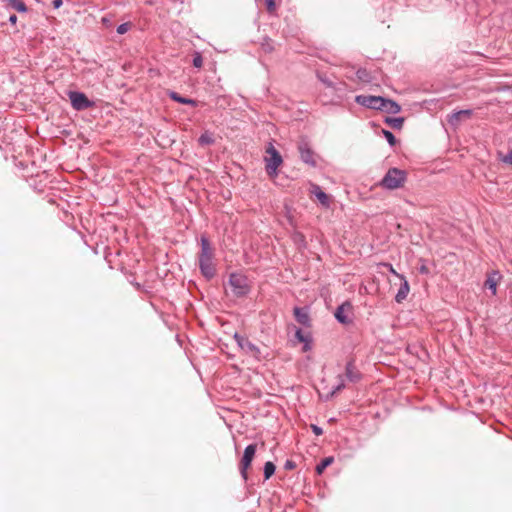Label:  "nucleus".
Listing matches in <instances>:
<instances>
[{"label": "nucleus", "instance_id": "36", "mask_svg": "<svg viewBox=\"0 0 512 512\" xmlns=\"http://www.w3.org/2000/svg\"><path fill=\"white\" fill-rule=\"evenodd\" d=\"M17 16L15 14L10 15L8 21L10 24L15 25L17 23Z\"/></svg>", "mask_w": 512, "mask_h": 512}, {"label": "nucleus", "instance_id": "32", "mask_svg": "<svg viewBox=\"0 0 512 512\" xmlns=\"http://www.w3.org/2000/svg\"><path fill=\"white\" fill-rule=\"evenodd\" d=\"M369 125L375 130V134L384 135V128H380V126L373 121L369 122Z\"/></svg>", "mask_w": 512, "mask_h": 512}, {"label": "nucleus", "instance_id": "3", "mask_svg": "<svg viewBox=\"0 0 512 512\" xmlns=\"http://www.w3.org/2000/svg\"><path fill=\"white\" fill-rule=\"evenodd\" d=\"M229 284L232 292L237 297L246 296L250 292L248 279L245 275L240 273H231L229 276Z\"/></svg>", "mask_w": 512, "mask_h": 512}, {"label": "nucleus", "instance_id": "24", "mask_svg": "<svg viewBox=\"0 0 512 512\" xmlns=\"http://www.w3.org/2000/svg\"><path fill=\"white\" fill-rule=\"evenodd\" d=\"M485 287H487L493 295L497 292V283L493 276H489L485 281Z\"/></svg>", "mask_w": 512, "mask_h": 512}, {"label": "nucleus", "instance_id": "34", "mask_svg": "<svg viewBox=\"0 0 512 512\" xmlns=\"http://www.w3.org/2000/svg\"><path fill=\"white\" fill-rule=\"evenodd\" d=\"M296 467V464L295 462H293L292 460H286L285 464H284V468L286 470H292Z\"/></svg>", "mask_w": 512, "mask_h": 512}, {"label": "nucleus", "instance_id": "25", "mask_svg": "<svg viewBox=\"0 0 512 512\" xmlns=\"http://www.w3.org/2000/svg\"><path fill=\"white\" fill-rule=\"evenodd\" d=\"M193 66L195 68H201L203 65V57L200 52H195L193 54V60H192Z\"/></svg>", "mask_w": 512, "mask_h": 512}, {"label": "nucleus", "instance_id": "1", "mask_svg": "<svg viewBox=\"0 0 512 512\" xmlns=\"http://www.w3.org/2000/svg\"><path fill=\"white\" fill-rule=\"evenodd\" d=\"M200 245L201 249L198 254L199 270L206 280H211L216 275V267L213 262L214 248L206 235H201Z\"/></svg>", "mask_w": 512, "mask_h": 512}, {"label": "nucleus", "instance_id": "35", "mask_svg": "<svg viewBox=\"0 0 512 512\" xmlns=\"http://www.w3.org/2000/svg\"><path fill=\"white\" fill-rule=\"evenodd\" d=\"M319 79H320V81H321V82H323L326 86H328V87L333 86V83H332L330 80H328V79H326V78H323V77H321V76H319Z\"/></svg>", "mask_w": 512, "mask_h": 512}, {"label": "nucleus", "instance_id": "37", "mask_svg": "<svg viewBox=\"0 0 512 512\" xmlns=\"http://www.w3.org/2000/svg\"><path fill=\"white\" fill-rule=\"evenodd\" d=\"M62 3H63V1H62V0H54V1L52 2L53 8H55V9L60 8V7H61V5H62Z\"/></svg>", "mask_w": 512, "mask_h": 512}, {"label": "nucleus", "instance_id": "16", "mask_svg": "<svg viewBox=\"0 0 512 512\" xmlns=\"http://www.w3.org/2000/svg\"><path fill=\"white\" fill-rule=\"evenodd\" d=\"M169 97L177 102V103H180V104H185V105H191L193 107H196L197 106V101L192 99V98H186V97H183L181 96L180 94H178L177 92L175 91H171L169 93Z\"/></svg>", "mask_w": 512, "mask_h": 512}, {"label": "nucleus", "instance_id": "10", "mask_svg": "<svg viewBox=\"0 0 512 512\" xmlns=\"http://www.w3.org/2000/svg\"><path fill=\"white\" fill-rule=\"evenodd\" d=\"M300 159L311 167L316 166L315 153L307 141H301L298 145Z\"/></svg>", "mask_w": 512, "mask_h": 512}, {"label": "nucleus", "instance_id": "4", "mask_svg": "<svg viewBox=\"0 0 512 512\" xmlns=\"http://www.w3.org/2000/svg\"><path fill=\"white\" fill-rule=\"evenodd\" d=\"M407 180V172L398 168H389L386 171V189H398L404 185Z\"/></svg>", "mask_w": 512, "mask_h": 512}, {"label": "nucleus", "instance_id": "19", "mask_svg": "<svg viewBox=\"0 0 512 512\" xmlns=\"http://www.w3.org/2000/svg\"><path fill=\"white\" fill-rule=\"evenodd\" d=\"M334 461L332 456L323 458L315 467V471L318 475H321L327 467H329Z\"/></svg>", "mask_w": 512, "mask_h": 512}, {"label": "nucleus", "instance_id": "20", "mask_svg": "<svg viewBox=\"0 0 512 512\" xmlns=\"http://www.w3.org/2000/svg\"><path fill=\"white\" fill-rule=\"evenodd\" d=\"M312 192L314 193L315 197L320 201L321 204H323V205L329 204L327 194L318 185H313Z\"/></svg>", "mask_w": 512, "mask_h": 512}, {"label": "nucleus", "instance_id": "14", "mask_svg": "<svg viewBox=\"0 0 512 512\" xmlns=\"http://www.w3.org/2000/svg\"><path fill=\"white\" fill-rule=\"evenodd\" d=\"M295 337L299 342L303 343L304 352L310 351L312 349V338L309 333L304 334L300 328H297L295 331Z\"/></svg>", "mask_w": 512, "mask_h": 512}, {"label": "nucleus", "instance_id": "33", "mask_svg": "<svg viewBox=\"0 0 512 512\" xmlns=\"http://www.w3.org/2000/svg\"><path fill=\"white\" fill-rule=\"evenodd\" d=\"M311 430L316 436H320L323 434V429L316 424H311Z\"/></svg>", "mask_w": 512, "mask_h": 512}, {"label": "nucleus", "instance_id": "17", "mask_svg": "<svg viewBox=\"0 0 512 512\" xmlns=\"http://www.w3.org/2000/svg\"><path fill=\"white\" fill-rule=\"evenodd\" d=\"M404 117H388L386 116V125L392 129L401 130L404 124Z\"/></svg>", "mask_w": 512, "mask_h": 512}, {"label": "nucleus", "instance_id": "23", "mask_svg": "<svg viewBox=\"0 0 512 512\" xmlns=\"http://www.w3.org/2000/svg\"><path fill=\"white\" fill-rule=\"evenodd\" d=\"M275 470H276L275 464L271 461H267L264 464V469H263L264 479L268 480L269 478H271L274 475Z\"/></svg>", "mask_w": 512, "mask_h": 512}, {"label": "nucleus", "instance_id": "21", "mask_svg": "<svg viewBox=\"0 0 512 512\" xmlns=\"http://www.w3.org/2000/svg\"><path fill=\"white\" fill-rule=\"evenodd\" d=\"M356 78L361 83H370L372 81V76L365 68H359L356 73Z\"/></svg>", "mask_w": 512, "mask_h": 512}, {"label": "nucleus", "instance_id": "26", "mask_svg": "<svg viewBox=\"0 0 512 512\" xmlns=\"http://www.w3.org/2000/svg\"><path fill=\"white\" fill-rule=\"evenodd\" d=\"M386 141L390 146H395L398 143L397 138L394 136V134L388 130H386Z\"/></svg>", "mask_w": 512, "mask_h": 512}, {"label": "nucleus", "instance_id": "2", "mask_svg": "<svg viewBox=\"0 0 512 512\" xmlns=\"http://www.w3.org/2000/svg\"><path fill=\"white\" fill-rule=\"evenodd\" d=\"M266 153L269 157H265V170L269 177L275 178L278 175V168L283 163V158L272 142L266 146Z\"/></svg>", "mask_w": 512, "mask_h": 512}, {"label": "nucleus", "instance_id": "30", "mask_svg": "<svg viewBox=\"0 0 512 512\" xmlns=\"http://www.w3.org/2000/svg\"><path fill=\"white\" fill-rule=\"evenodd\" d=\"M214 142L213 138L208 135V134H202L200 137H199V143L200 144H206V145H210Z\"/></svg>", "mask_w": 512, "mask_h": 512}, {"label": "nucleus", "instance_id": "31", "mask_svg": "<svg viewBox=\"0 0 512 512\" xmlns=\"http://www.w3.org/2000/svg\"><path fill=\"white\" fill-rule=\"evenodd\" d=\"M266 8L269 13H272L276 10L275 0H265Z\"/></svg>", "mask_w": 512, "mask_h": 512}, {"label": "nucleus", "instance_id": "11", "mask_svg": "<svg viewBox=\"0 0 512 512\" xmlns=\"http://www.w3.org/2000/svg\"><path fill=\"white\" fill-rule=\"evenodd\" d=\"M352 306L349 302H344L340 306L337 307L335 311V318L341 324H349L351 323V319L348 317L347 312H350Z\"/></svg>", "mask_w": 512, "mask_h": 512}, {"label": "nucleus", "instance_id": "28", "mask_svg": "<svg viewBox=\"0 0 512 512\" xmlns=\"http://www.w3.org/2000/svg\"><path fill=\"white\" fill-rule=\"evenodd\" d=\"M499 159L505 164L512 165V149L506 155L499 153Z\"/></svg>", "mask_w": 512, "mask_h": 512}, {"label": "nucleus", "instance_id": "12", "mask_svg": "<svg viewBox=\"0 0 512 512\" xmlns=\"http://www.w3.org/2000/svg\"><path fill=\"white\" fill-rule=\"evenodd\" d=\"M472 114H473V110H471V109L459 110V111L453 112L451 115L448 116V122L452 126H457L462 121V119H464V118L468 119L472 116Z\"/></svg>", "mask_w": 512, "mask_h": 512}, {"label": "nucleus", "instance_id": "9", "mask_svg": "<svg viewBox=\"0 0 512 512\" xmlns=\"http://www.w3.org/2000/svg\"><path fill=\"white\" fill-rule=\"evenodd\" d=\"M68 95L72 107L77 111L91 108L94 105V102L89 100L83 92L70 91Z\"/></svg>", "mask_w": 512, "mask_h": 512}, {"label": "nucleus", "instance_id": "27", "mask_svg": "<svg viewBox=\"0 0 512 512\" xmlns=\"http://www.w3.org/2000/svg\"><path fill=\"white\" fill-rule=\"evenodd\" d=\"M345 387L344 381L341 379L340 383H338L333 389L331 390L330 394L327 395L326 399L328 400L330 397L335 395L337 392L342 390Z\"/></svg>", "mask_w": 512, "mask_h": 512}, {"label": "nucleus", "instance_id": "6", "mask_svg": "<svg viewBox=\"0 0 512 512\" xmlns=\"http://www.w3.org/2000/svg\"><path fill=\"white\" fill-rule=\"evenodd\" d=\"M238 346L248 355L252 356L256 360H261V351L258 346L249 341L246 337L235 333L233 336Z\"/></svg>", "mask_w": 512, "mask_h": 512}, {"label": "nucleus", "instance_id": "5", "mask_svg": "<svg viewBox=\"0 0 512 512\" xmlns=\"http://www.w3.org/2000/svg\"><path fill=\"white\" fill-rule=\"evenodd\" d=\"M386 269H388L391 273L394 274L396 282L394 283L395 286L399 285L396 294H395V300L397 303H401L406 297L408 296L410 287L409 283L406 280V278L403 275H400L396 273L393 266L389 263H386Z\"/></svg>", "mask_w": 512, "mask_h": 512}, {"label": "nucleus", "instance_id": "29", "mask_svg": "<svg viewBox=\"0 0 512 512\" xmlns=\"http://www.w3.org/2000/svg\"><path fill=\"white\" fill-rule=\"evenodd\" d=\"M130 28H131V23L126 22V23L120 24L117 27L116 31H117L118 34L122 35V34H125Z\"/></svg>", "mask_w": 512, "mask_h": 512}, {"label": "nucleus", "instance_id": "22", "mask_svg": "<svg viewBox=\"0 0 512 512\" xmlns=\"http://www.w3.org/2000/svg\"><path fill=\"white\" fill-rule=\"evenodd\" d=\"M401 111V106L392 99L386 98V114H397Z\"/></svg>", "mask_w": 512, "mask_h": 512}, {"label": "nucleus", "instance_id": "18", "mask_svg": "<svg viewBox=\"0 0 512 512\" xmlns=\"http://www.w3.org/2000/svg\"><path fill=\"white\" fill-rule=\"evenodd\" d=\"M9 7L20 12L25 13L28 10L27 5L22 0H5Z\"/></svg>", "mask_w": 512, "mask_h": 512}, {"label": "nucleus", "instance_id": "15", "mask_svg": "<svg viewBox=\"0 0 512 512\" xmlns=\"http://www.w3.org/2000/svg\"><path fill=\"white\" fill-rule=\"evenodd\" d=\"M345 375L351 382H356L361 378V374L357 371L353 360H349L346 363Z\"/></svg>", "mask_w": 512, "mask_h": 512}, {"label": "nucleus", "instance_id": "13", "mask_svg": "<svg viewBox=\"0 0 512 512\" xmlns=\"http://www.w3.org/2000/svg\"><path fill=\"white\" fill-rule=\"evenodd\" d=\"M294 317L296 321L304 327L311 326V319L308 311L305 308L295 307L294 308Z\"/></svg>", "mask_w": 512, "mask_h": 512}, {"label": "nucleus", "instance_id": "7", "mask_svg": "<svg viewBox=\"0 0 512 512\" xmlns=\"http://www.w3.org/2000/svg\"><path fill=\"white\" fill-rule=\"evenodd\" d=\"M256 448H257L256 444H249L248 446H246L243 456H242V459L240 461V465H239L240 474H241L242 479L245 482L248 479L247 470L253 461V458L256 453Z\"/></svg>", "mask_w": 512, "mask_h": 512}, {"label": "nucleus", "instance_id": "38", "mask_svg": "<svg viewBox=\"0 0 512 512\" xmlns=\"http://www.w3.org/2000/svg\"><path fill=\"white\" fill-rule=\"evenodd\" d=\"M379 185H381V186L384 185V178L379 181Z\"/></svg>", "mask_w": 512, "mask_h": 512}, {"label": "nucleus", "instance_id": "8", "mask_svg": "<svg viewBox=\"0 0 512 512\" xmlns=\"http://www.w3.org/2000/svg\"><path fill=\"white\" fill-rule=\"evenodd\" d=\"M355 102L363 107L382 110L384 108V96L357 95Z\"/></svg>", "mask_w": 512, "mask_h": 512}]
</instances>
